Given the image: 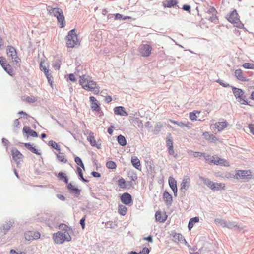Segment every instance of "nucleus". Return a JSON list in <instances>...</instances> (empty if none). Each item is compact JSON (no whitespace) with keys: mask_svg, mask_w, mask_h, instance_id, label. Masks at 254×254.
I'll return each mask as SVG.
<instances>
[{"mask_svg":"<svg viewBox=\"0 0 254 254\" xmlns=\"http://www.w3.org/2000/svg\"><path fill=\"white\" fill-rule=\"evenodd\" d=\"M216 165H219L223 166H229V162L226 159L217 157V162L216 163Z\"/></svg>","mask_w":254,"mask_h":254,"instance_id":"35","label":"nucleus"},{"mask_svg":"<svg viewBox=\"0 0 254 254\" xmlns=\"http://www.w3.org/2000/svg\"><path fill=\"white\" fill-rule=\"evenodd\" d=\"M106 166L107 168L110 169H115L117 167L116 163L113 161H109L106 162Z\"/></svg>","mask_w":254,"mask_h":254,"instance_id":"45","label":"nucleus"},{"mask_svg":"<svg viewBox=\"0 0 254 254\" xmlns=\"http://www.w3.org/2000/svg\"><path fill=\"white\" fill-rule=\"evenodd\" d=\"M209 20L212 22L216 23V22L218 21V17L216 16V14H212V16H211L209 18Z\"/></svg>","mask_w":254,"mask_h":254,"instance_id":"60","label":"nucleus"},{"mask_svg":"<svg viewBox=\"0 0 254 254\" xmlns=\"http://www.w3.org/2000/svg\"><path fill=\"white\" fill-rule=\"evenodd\" d=\"M58 154L55 153L56 155V158L57 160L60 162L64 163H66L67 162V159H66L64 156L61 155V154H63L62 153L59 152Z\"/></svg>","mask_w":254,"mask_h":254,"instance_id":"42","label":"nucleus"},{"mask_svg":"<svg viewBox=\"0 0 254 254\" xmlns=\"http://www.w3.org/2000/svg\"><path fill=\"white\" fill-rule=\"evenodd\" d=\"M204 138L211 143H215L218 139L213 134H210L208 132H205L202 134Z\"/></svg>","mask_w":254,"mask_h":254,"instance_id":"25","label":"nucleus"},{"mask_svg":"<svg viewBox=\"0 0 254 254\" xmlns=\"http://www.w3.org/2000/svg\"><path fill=\"white\" fill-rule=\"evenodd\" d=\"M4 66H2L4 70L10 76H12L14 75L13 70L11 66L8 63L7 64L4 65Z\"/></svg>","mask_w":254,"mask_h":254,"instance_id":"33","label":"nucleus"},{"mask_svg":"<svg viewBox=\"0 0 254 254\" xmlns=\"http://www.w3.org/2000/svg\"><path fill=\"white\" fill-rule=\"evenodd\" d=\"M7 54L11 57L13 62L19 63L21 62L20 59L18 57L15 48L12 46H8L7 47Z\"/></svg>","mask_w":254,"mask_h":254,"instance_id":"7","label":"nucleus"},{"mask_svg":"<svg viewBox=\"0 0 254 254\" xmlns=\"http://www.w3.org/2000/svg\"><path fill=\"white\" fill-rule=\"evenodd\" d=\"M127 208L124 205L119 204L118 207V212L122 216H125L127 212Z\"/></svg>","mask_w":254,"mask_h":254,"instance_id":"37","label":"nucleus"},{"mask_svg":"<svg viewBox=\"0 0 254 254\" xmlns=\"http://www.w3.org/2000/svg\"><path fill=\"white\" fill-rule=\"evenodd\" d=\"M215 188H213V190H220L224 189L225 185L224 184L220 183H215L214 182Z\"/></svg>","mask_w":254,"mask_h":254,"instance_id":"44","label":"nucleus"},{"mask_svg":"<svg viewBox=\"0 0 254 254\" xmlns=\"http://www.w3.org/2000/svg\"><path fill=\"white\" fill-rule=\"evenodd\" d=\"M40 69L44 72L46 76H50L51 73L49 72V70L46 66H43L41 64H40Z\"/></svg>","mask_w":254,"mask_h":254,"instance_id":"51","label":"nucleus"},{"mask_svg":"<svg viewBox=\"0 0 254 254\" xmlns=\"http://www.w3.org/2000/svg\"><path fill=\"white\" fill-rule=\"evenodd\" d=\"M87 139L92 146L95 145L96 141L94 136V133L92 132L89 133V135L87 137Z\"/></svg>","mask_w":254,"mask_h":254,"instance_id":"39","label":"nucleus"},{"mask_svg":"<svg viewBox=\"0 0 254 254\" xmlns=\"http://www.w3.org/2000/svg\"><path fill=\"white\" fill-rule=\"evenodd\" d=\"M66 188L68 190V192L71 194L73 195L75 197L78 198L80 196L81 190L73 185L71 182L67 184V185H66Z\"/></svg>","mask_w":254,"mask_h":254,"instance_id":"11","label":"nucleus"},{"mask_svg":"<svg viewBox=\"0 0 254 254\" xmlns=\"http://www.w3.org/2000/svg\"><path fill=\"white\" fill-rule=\"evenodd\" d=\"M2 143L7 148L8 145L10 144L9 141L5 138H2Z\"/></svg>","mask_w":254,"mask_h":254,"instance_id":"62","label":"nucleus"},{"mask_svg":"<svg viewBox=\"0 0 254 254\" xmlns=\"http://www.w3.org/2000/svg\"><path fill=\"white\" fill-rule=\"evenodd\" d=\"M86 215H85L80 220L79 223L83 229H84L85 227V220H86Z\"/></svg>","mask_w":254,"mask_h":254,"instance_id":"55","label":"nucleus"},{"mask_svg":"<svg viewBox=\"0 0 254 254\" xmlns=\"http://www.w3.org/2000/svg\"><path fill=\"white\" fill-rule=\"evenodd\" d=\"M49 227L51 228H58L59 229L61 230L60 231L62 232H65V234H69L68 233V230L70 229V228L66 224L64 223H60L59 224L58 222H54V223L50 224L49 222Z\"/></svg>","mask_w":254,"mask_h":254,"instance_id":"12","label":"nucleus"},{"mask_svg":"<svg viewBox=\"0 0 254 254\" xmlns=\"http://www.w3.org/2000/svg\"><path fill=\"white\" fill-rule=\"evenodd\" d=\"M56 7L52 8V7H50V6H48L47 7V11H48L49 14L51 15H53V14L54 12H55V11L56 10Z\"/></svg>","mask_w":254,"mask_h":254,"instance_id":"63","label":"nucleus"},{"mask_svg":"<svg viewBox=\"0 0 254 254\" xmlns=\"http://www.w3.org/2000/svg\"><path fill=\"white\" fill-rule=\"evenodd\" d=\"M52 16H54V17H56L58 23H59L60 25V28H64L65 27V18L63 10L61 8L59 7H56V9L54 12Z\"/></svg>","mask_w":254,"mask_h":254,"instance_id":"6","label":"nucleus"},{"mask_svg":"<svg viewBox=\"0 0 254 254\" xmlns=\"http://www.w3.org/2000/svg\"><path fill=\"white\" fill-rule=\"evenodd\" d=\"M150 250L147 247H144L139 252V254H149Z\"/></svg>","mask_w":254,"mask_h":254,"instance_id":"57","label":"nucleus"},{"mask_svg":"<svg viewBox=\"0 0 254 254\" xmlns=\"http://www.w3.org/2000/svg\"><path fill=\"white\" fill-rule=\"evenodd\" d=\"M190 221H191L193 224L196 223H197L199 221V217L196 216L193 218H191L190 219Z\"/></svg>","mask_w":254,"mask_h":254,"instance_id":"64","label":"nucleus"},{"mask_svg":"<svg viewBox=\"0 0 254 254\" xmlns=\"http://www.w3.org/2000/svg\"><path fill=\"white\" fill-rule=\"evenodd\" d=\"M235 76L237 78V79L241 81L245 82V81H248L249 79H247L246 78L244 77L242 71L240 69H238L235 70Z\"/></svg>","mask_w":254,"mask_h":254,"instance_id":"29","label":"nucleus"},{"mask_svg":"<svg viewBox=\"0 0 254 254\" xmlns=\"http://www.w3.org/2000/svg\"><path fill=\"white\" fill-rule=\"evenodd\" d=\"M66 46L68 48H74L78 45L79 40L75 29L70 30L66 36Z\"/></svg>","mask_w":254,"mask_h":254,"instance_id":"2","label":"nucleus"},{"mask_svg":"<svg viewBox=\"0 0 254 254\" xmlns=\"http://www.w3.org/2000/svg\"><path fill=\"white\" fill-rule=\"evenodd\" d=\"M162 127V124L161 123H160V122L157 123L156 124V126L155 127V129L153 131V134L155 135L158 134Z\"/></svg>","mask_w":254,"mask_h":254,"instance_id":"46","label":"nucleus"},{"mask_svg":"<svg viewBox=\"0 0 254 254\" xmlns=\"http://www.w3.org/2000/svg\"><path fill=\"white\" fill-rule=\"evenodd\" d=\"M33 231H29L26 232L24 234L25 238L27 241L34 240V237L33 236Z\"/></svg>","mask_w":254,"mask_h":254,"instance_id":"43","label":"nucleus"},{"mask_svg":"<svg viewBox=\"0 0 254 254\" xmlns=\"http://www.w3.org/2000/svg\"><path fill=\"white\" fill-rule=\"evenodd\" d=\"M114 112L115 114L122 116H127L128 113L126 111L123 106H117L114 108Z\"/></svg>","mask_w":254,"mask_h":254,"instance_id":"18","label":"nucleus"},{"mask_svg":"<svg viewBox=\"0 0 254 254\" xmlns=\"http://www.w3.org/2000/svg\"><path fill=\"white\" fill-rule=\"evenodd\" d=\"M200 113V111L195 110L192 112L190 113V119L191 121H196L197 120V116L196 113L199 114Z\"/></svg>","mask_w":254,"mask_h":254,"instance_id":"48","label":"nucleus"},{"mask_svg":"<svg viewBox=\"0 0 254 254\" xmlns=\"http://www.w3.org/2000/svg\"><path fill=\"white\" fill-rule=\"evenodd\" d=\"M190 180L189 178H184L181 183L180 190L181 191L185 192L189 189L190 185Z\"/></svg>","mask_w":254,"mask_h":254,"instance_id":"20","label":"nucleus"},{"mask_svg":"<svg viewBox=\"0 0 254 254\" xmlns=\"http://www.w3.org/2000/svg\"><path fill=\"white\" fill-rule=\"evenodd\" d=\"M155 217L157 221L162 223L164 222L167 218V216H165L164 217H162L161 212L160 211H157L155 213Z\"/></svg>","mask_w":254,"mask_h":254,"instance_id":"36","label":"nucleus"},{"mask_svg":"<svg viewBox=\"0 0 254 254\" xmlns=\"http://www.w3.org/2000/svg\"><path fill=\"white\" fill-rule=\"evenodd\" d=\"M226 227L229 229H234L235 230H238L239 231L244 230L243 227H241L240 225H237L235 222H231L230 221H228Z\"/></svg>","mask_w":254,"mask_h":254,"instance_id":"24","label":"nucleus"},{"mask_svg":"<svg viewBox=\"0 0 254 254\" xmlns=\"http://www.w3.org/2000/svg\"><path fill=\"white\" fill-rule=\"evenodd\" d=\"M152 50V47L149 44H142L140 45L138 50L141 56L147 57L150 56Z\"/></svg>","mask_w":254,"mask_h":254,"instance_id":"8","label":"nucleus"},{"mask_svg":"<svg viewBox=\"0 0 254 254\" xmlns=\"http://www.w3.org/2000/svg\"><path fill=\"white\" fill-rule=\"evenodd\" d=\"M250 132L254 135V124H250L248 125Z\"/></svg>","mask_w":254,"mask_h":254,"instance_id":"61","label":"nucleus"},{"mask_svg":"<svg viewBox=\"0 0 254 254\" xmlns=\"http://www.w3.org/2000/svg\"><path fill=\"white\" fill-rule=\"evenodd\" d=\"M166 147L168 153L170 155H173L175 158L177 157V154H175L173 147V142L171 137V134L170 133L168 134L166 138Z\"/></svg>","mask_w":254,"mask_h":254,"instance_id":"10","label":"nucleus"},{"mask_svg":"<svg viewBox=\"0 0 254 254\" xmlns=\"http://www.w3.org/2000/svg\"><path fill=\"white\" fill-rule=\"evenodd\" d=\"M169 185L172 190H177V181L172 177H170L168 179Z\"/></svg>","mask_w":254,"mask_h":254,"instance_id":"31","label":"nucleus"},{"mask_svg":"<svg viewBox=\"0 0 254 254\" xmlns=\"http://www.w3.org/2000/svg\"><path fill=\"white\" fill-rule=\"evenodd\" d=\"M231 88L235 97L238 102L243 105H250L249 102L245 95L244 91L242 89L234 86H231Z\"/></svg>","mask_w":254,"mask_h":254,"instance_id":"1","label":"nucleus"},{"mask_svg":"<svg viewBox=\"0 0 254 254\" xmlns=\"http://www.w3.org/2000/svg\"><path fill=\"white\" fill-rule=\"evenodd\" d=\"M226 18L229 22L234 24L235 26L239 28H243L244 27V24L240 20L236 10L234 9L229 13Z\"/></svg>","mask_w":254,"mask_h":254,"instance_id":"3","label":"nucleus"},{"mask_svg":"<svg viewBox=\"0 0 254 254\" xmlns=\"http://www.w3.org/2000/svg\"><path fill=\"white\" fill-rule=\"evenodd\" d=\"M7 64V62L4 57L2 56L0 57V64L1 65V66H4V65H5Z\"/></svg>","mask_w":254,"mask_h":254,"instance_id":"58","label":"nucleus"},{"mask_svg":"<svg viewBox=\"0 0 254 254\" xmlns=\"http://www.w3.org/2000/svg\"><path fill=\"white\" fill-rule=\"evenodd\" d=\"M169 122H170L171 123H172L173 124L177 125L178 126L181 127H186L188 128H189L190 127V126H189L190 123L189 122H187L186 123H184L182 122L175 121V120H171V119L169 120Z\"/></svg>","mask_w":254,"mask_h":254,"instance_id":"32","label":"nucleus"},{"mask_svg":"<svg viewBox=\"0 0 254 254\" xmlns=\"http://www.w3.org/2000/svg\"><path fill=\"white\" fill-rule=\"evenodd\" d=\"M11 152L12 158L14 161L22 160L24 156L16 147H12Z\"/></svg>","mask_w":254,"mask_h":254,"instance_id":"16","label":"nucleus"},{"mask_svg":"<svg viewBox=\"0 0 254 254\" xmlns=\"http://www.w3.org/2000/svg\"><path fill=\"white\" fill-rule=\"evenodd\" d=\"M163 197L166 205L167 206H171L173 202L172 195L166 190L163 192Z\"/></svg>","mask_w":254,"mask_h":254,"instance_id":"19","label":"nucleus"},{"mask_svg":"<svg viewBox=\"0 0 254 254\" xmlns=\"http://www.w3.org/2000/svg\"><path fill=\"white\" fill-rule=\"evenodd\" d=\"M89 100L91 103V108L92 110L96 112H101L103 113L101 109L100 105L95 97L90 96Z\"/></svg>","mask_w":254,"mask_h":254,"instance_id":"13","label":"nucleus"},{"mask_svg":"<svg viewBox=\"0 0 254 254\" xmlns=\"http://www.w3.org/2000/svg\"><path fill=\"white\" fill-rule=\"evenodd\" d=\"M182 9L189 13L190 12L191 6L189 4H184L182 6Z\"/></svg>","mask_w":254,"mask_h":254,"instance_id":"54","label":"nucleus"},{"mask_svg":"<svg viewBox=\"0 0 254 254\" xmlns=\"http://www.w3.org/2000/svg\"><path fill=\"white\" fill-rule=\"evenodd\" d=\"M207 13H211L213 15L216 14L217 13V11L216 9L214 7H210L207 11Z\"/></svg>","mask_w":254,"mask_h":254,"instance_id":"59","label":"nucleus"},{"mask_svg":"<svg viewBox=\"0 0 254 254\" xmlns=\"http://www.w3.org/2000/svg\"><path fill=\"white\" fill-rule=\"evenodd\" d=\"M118 185L121 189H127L126 182L123 178H120L118 181Z\"/></svg>","mask_w":254,"mask_h":254,"instance_id":"41","label":"nucleus"},{"mask_svg":"<svg viewBox=\"0 0 254 254\" xmlns=\"http://www.w3.org/2000/svg\"><path fill=\"white\" fill-rule=\"evenodd\" d=\"M23 132L26 134L27 137L29 136L37 137L38 136L37 132L35 130L31 129L28 126L24 127L23 128Z\"/></svg>","mask_w":254,"mask_h":254,"instance_id":"17","label":"nucleus"},{"mask_svg":"<svg viewBox=\"0 0 254 254\" xmlns=\"http://www.w3.org/2000/svg\"><path fill=\"white\" fill-rule=\"evenodd\" d=\"M199 178L211 190H213V188H215L214 182L210 181L208 178L201 176H199Z\"/></svg>","mask_w":254,"mask_h":254,"instance_id":"22","label":"nucleus"},{"mask_svg":"<svg viewBox=\"0 0 254 254\" xmlns=\"http://www.w3.org/2000/svg\"><path fill=\"white\" fill-rule=\"evenodd\" d=\"M61 65V61L60 60H56L54 61L53 66L55 70H59Z\"/></svg>","mask_w":254,"mask_h":254,"instance_id":"49","label":"nucleus"},{"mask_svg":"<svg viewBox=\"0 0 254 254\" xmlns=\"http://www.w3.org/2000/svg\"><path fill=\"white\" fill-rule=\"evenodd\" d=\"M48 146L51 147L53 149L56 150L57 151L60 152L61 149L60 145L56 143V142L52 140H50L48 143Z\"/></svg>","mask_w":254,"mask_h":254,"instance_id":"38","label":"nucleus"},{"mask_svg":"<svg viewBox=\"0 0 254 254\" xmlns=\"http://www.w3.org/2000/svg\"><path fill=\"white\" fill-rule=\"evenodd\" d=\"M52 238L55 243L57 244H62L65 241L69 242L71 240V237L69 234L67 235L62 231L54 233Z\"/></svg>","mask_w":254,"mask_h":254,"instance_id":"4","label":"nucleus"},{"mask_svg":"<svg viewBox=\"0 0 254 254\" xmlns=\"http://www.w3.org/2000/svg\"><path fill=\"white\" fill-rule=\"evenodd\" d=\"M242 67L246 69H254V64L250 63H245L242 64Z\"/></svg>","mask_w":254,"mask_h":254,"instance_id":"50","label":"nucleus"},{"mask_svg":"<svg viewBox=\"0 0 254 254\" xmlns=\"http://www.w3.org/2000/svg\"><path fill=\"white\" fill-rule=\"evenodd\" d=\"M55 175L56 176H57L59 180L64 182L66 185H67V184L69 183L68 182V177L65 173L62 171H60L58 174L55 173Z\"/></svg>","mask_w":254,"mask_h":254,"instance_id":"21","label":"nucleus"},{"mask_svg":"<svg viewBox=\"0 0 254 254\" xmlns=\"http://www.w3.org/2000/svg\"><path fill=\"white\" fill-rule=\"evenodd\" d=\"M77 173L78 175V178L80 180L81 178L83 177V174L82 172V170L79 167H77Z\"/></svg>","mask_w":254,"mask_h":254,"instance_id":"56","label":"nucleus"},{"mask_svg":"<svg viewBox=\"0 0 254 254\" xmlns=\"http://www.w3.org/2000/svg\"><path fill=\"white\" fill-rule=\"evenodd\" d=\"M250 170H238L236 173V178L250 179L251 178Z\"/></svg>","mask_w":254,"mask_h":254,"instance_id":"14","label":"nucleus"},{"mask_svg":"<svg viewBox=\"0 0 254 254\" xmlns=\"http://www.w3.org/2000/svg\"><path fill=\"white\" fill-rule=\"evenodd\" d=\"M178 0H166L162 2V6L164 8H180L178 5Z\"/></svg>","mask_w":254,"mask_h":254,"instance_id":"15","label":"nucleus"},{"mask_svg":"<svg viewBox=\"0 0 254 254\" xmlns=\"http://www.w3.org/2000/svg\"><path fill=\"white\" fill-rule=\"evenodd\" d=\"M131 162L132 166L138 170H141L140 161L136 156H132L131 159Z\"/></svg>","mask_w":254,"mask_h":254,"instance_id":"28","label":"nucleus"},{"mask_svg":"<svg viewBox=\"0 0 254 254\" xmlns=\"http://www.w3.org/2000/svg\"><path fill=\"white\" fill-rule=\"evenodd\" d=\"M128 177L131 178V180L132 181H135L137 179V174L133 172H129L128 173Z\"/></svg>","mask_w":254,"mask_h":254,"instance_id":"52","label":"nucleus"},{"mask_svg":"<svg viewBox=\"0 0 254 254\" xmlns=\"http://www.w3.org/2000/svg\"><path fill=\"white\" fill-rule=\"evenodd\" d=\"M117 140L118 143L122 146H125L127 144L126 138L121 134L117 137Z\"/></svg>","mask_w":254,"mask_h":254,"instance_id":"34","label":"nucleus"},{"mask_svg":"<svg viewBox=\"0 0 254 254\" xmlns=\"http://www.w3.org/2000/svg\"><path fill=\"white\" fill-rule=\"evenodd\" d=\"M228 122L226 120H224L222 122H216L215 124V128L217 129L218 131L220 132L226 128Z\"/></svg>","mask_w":254,"mask_h":254,"instance_id":"27","label":"nucleus"},{"mask_svg":"<svg viewBox=\"0 0 254 254\" xmlns=\"http://www.w3.org/2000/svg\"><path fill=\"white\" fill-rule=\"evenodd\" d=\"M24 147L29 150L32 153L35 154L36 155H41V153L40 152L38 149L36 148L35 146H33L32 144H31L29 142L24 143H23Z\"/></svg>","mask_w":254,"mask_h":254,"instance_id":"23","label":"nucleus"},{"mask_svg":"<svg viewBox=\"0 0 254 254\" xmlns=\"http://www.w3.org/2000/svg\"><path fill=\"white\" fill-rule=\"evenodd\" d=\"M74 161L75 163L80 167H81L82 168H83L84 170H85V166L83 163L82 160L81 159L78 157V156H75L74 158Z\"/></svg>","mask_w":254,"mask_h":254,"instance_id":"47","label":"nucleus"},{"mask_svg":"<svg viewBox=\"0 0 254 254\" xmlns=\"http://www.w3.org/2000/svg\"><path fill=\"white\" fill-rule=\"evenodd\" d=\"M216 81L223 87H231V86L228 83L224 82L223 80L220 79L217 80Z\"/></svg>","mask_w":254,"mask_h":254,"instance_id":"53","label":"nucleus"},{"mask_svg":"<svg viewBox=\"0 0 254 254\" xmlns=\"http://www.w3.org/2000/svg\"><path fill=\"white\" fill-rule=\"evenodd\" d=\"M12 222L10 221L5 222L4 224H3L1 226H0V232L4 233V234H6V233L12 226Z\"/></svg>","mask_w":254,"mask_h":254,"instance_id":"26","label":"nucleus"},{"mask_svg":"<svg viewBox=\"0 0 254 254\" xmlns=\"http://www.w3.org/2000/svg\"><path fill=\"white\" fill-rule=\"evenodd\" d=\"M79 84L87 91H93L96 86V82L93 80H88L85 78V75L80 76Z\"/></svg>","mask_w":254,"mask_h":254,"instance_id":"5","label":"nucleus"},{"mask_svg":"<svg viewBox=\"0 0 254 254\" xmlns=\"http://www.w3.org/2000/svg\"><path fill=\"white\" fill-rule=\"evenodd\" d=\"M121 201L125 205L127 206H131L133 203V199L132 196L128 192L123 193L120 197Z\"/></svg>","mask_w":254,"mask_h":254,"instance_id":"9","label":"nucleus"},{"mask_svg":"<svg viewBox=\"0 0 254 254\" xmlns=\"http://www.w3.org/2000/svg\"><path fill=\"white\" fill-rule=\"evenodd\" d=\"M132 18L128 16H124L123 15L120 13H116L115 14V20H126L127 19H131Z\"/></svg>","mask_w":254,"mask_h":254,"instance_id":"40","label":"nucleus"},{"mask_svg":"<svg viewBox=\"0 0 254 254\" xmlns=\"http://www.w3.org/2000/svg\"><path fill=\"white\" fill-rule=\"evenodd\" d=\"M173 237L175 241L177 240L178 241L181 243L185 244V245L187 244V242L181 234L175 233L173 235Z\"/></svg>","mask_w":254,"mask_h":254,"instance_id":"30","label":"nucleus"}]
</instances>
